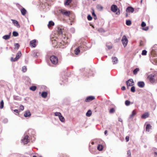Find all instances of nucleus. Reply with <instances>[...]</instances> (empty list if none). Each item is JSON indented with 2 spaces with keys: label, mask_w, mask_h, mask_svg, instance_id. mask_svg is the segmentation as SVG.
<instances>
[{
  "label": "nucleus",
  "mask_w": 157,
  "mask_h": 157,
  "mask_svg": "<svg viewBox=\"0 0 157 157\" xmlns=\"http://www.w3.org/2000/svg\"><path fill=\"white\" fill-rule=\"evenodd\" d=\"M150 59L153 63L157 65V45H155L152 47Z\"/></svg>",
  "instance_id": "nucleus-1"
},
{
  "label": "nucleus",
  "mask_w": 157,
  "mask_h": 157,
  "mask_svg": "<svg viewBox=\"0 0 157 157\" xmlns=\"http://www.w3.org/2000/svg\"><path fill=\"white\" fill-rule=\"evenodd\" d=\"M148 78L151 83L157 82V72L151 74L149 76Z\"/></svg>",
  "instance_id": "nucleus-2"
},
{
  "label": "nucleus",
  "mask_w": 157,
  "mask_h": 157,
  "mask_svg": "<svg viewBox=\"0 0 157 157\" xmlns=\"http://www.w3.org/2000/svg\"><path fill=\"white\" fill-rule=\"evenodd\" d=\"M50 59L52 63L54 65H57L58 63V59L57 57L54 56L52 55L50 57Z\"/></svg>",
  "instance_id": "nucleus-3"
},
{
  "label": "nucleus",
  "mask_w": 157,
  "mask_h": 157,
  "mask_svg": "<svg viewBox=\"0 0 157 157\" xmlns=\"http://www.w3.org/2000/svg\"><path fill=\"white\" fill-rule=\"evenodd\" d=\"M121 41L124 47H125L128 44V40L125 35H124L123 36L121 39Z\"/></svg>",
  "instance_id": "nucleus-4"
},
{
  "label": "nucleus",
  "mask_w": 157,
  "mask_h": 157,
  "mask_svg": "<svg viewBox=\"0 0 157 157\" xmlns=\"http://www.w3.org/2000/svg\"><path fill=\"white\" fill-rule=\"evenodd\" d=\"M30 141V138L27 135H26L22 139L21 141L24 144H27Z\"/></svg>",
  "instance_id": "nucleus-5"
},
{
  "label": "nucleus",
  "mask_w": 157,
  "mask_h": 157,
  "mask_svg": "<svg viewBox=\"0 0 157 157\" xmlns=\"http://www.w3.org/2000/svg\"><path fill=\"white\" fill-rule=\"evenodd\" d=\"M60 11L61 13L63 15H65L67 17H69L70 14V12L69 11H67L64 10H61Z\"/></svg>",
  "instance_id": "nucleus-6"
},
{
  "label": "nucleus",
  "mask_w": 157,
  "mask_h": 157,
  "mask_svg": "<svg viewBox=\"0 0 157 157\" xmlns=\"http://www.w3.org/2000/svg\"><path fill=\"white\" fill-rule=\"evenodd\" d=\"M21 55V51H19L16 54V57L13 59L11 58V60L12 61L15 62L17 61Z\"/></svg>",
  "instance_id": "nucleus-7"
},
{
  "label": "nucleus",
  "mask_w": 157,
  "mask_h": 157,
  "mask_svg": "<svg viewBox=\"0 0 157 157\" xmlns=\"http://www.w3.org/2000/svg\"><path fill=\"white\" fill-rule=\"evenodd\" d=\"M83 51V49L82 46V45L80 46L75 50V54L78 55L80 51H82L81 52H82Z\"/></svg>",
  "instance_id": "nucleus-8"
},
{
  "label": "nucleus",
  "mask_w": 157,
  "mask_h": 157,
  "mask_svg": "<svg viewBox=\"0 0 157 157\" xmlns=\"http://www.w3.org/2000/svg\"><path fill=\"white\" fill-rule=\"evenodd\" d=\"M127 86H132L133 85L134 82L132 79H130L126 82Z\"/></svg>",
  "instance_id": "nucleus-9"
},
{
  "label": "nucleus",
  "mask_w": 157,
  "mask_h": 157,
  "mask_svg": "<svg viewBox=\"0 0 157 157\" xmlns=\"http://www.w3.org/2000/svg\"><path fill=\"white\" fill-rule=\"evenodd\" d=\"M36 40L34 39L33 40L30 41V46L32 48H34L36 47Z\"/></svg>",
  "instance_id": "nucleus-10"
},
{
  "label": "nucleus",
  "mask_w": 157,
  "mask_h": 157,
  "mask_svg": "<svg viewBox=\"0 0 157 157\" xmlns=\"http://www.w3.org/2000/svg\"><path fill=\"white\" fill-rule=\"evenodd\" d=\"M112 61L113 64H116L118 63V58L116 57H112Z\"/></svg>",
  "instance_id": "nucleus-11"
},
{
  "label": "nucleus",
  "mask_w": 157,
  "mask_h": 157,
  "mask_svg": "<svg viewBox=\"0 0 157 157\" xmlns=\"http://www.w3.org/2000/svg\"><path fill=\"white\" fill-rule=\"evenodd\" d=\"M94 99V97L93 96H90L86 98L85 99V101L86 102H89L93 100Z\"/></svg>",
  "instance_id": "nucleus-12"
},
{
  "label": "nucleus",
  "mask_w": 157,
  "mask_h": 157,
  "mask_svg": "<svg viewBox=\"0 0 157 157\" xmlns=\"http://www.w3.org/2000/svg\"><path fill=\"white\" fill-rule=\"evenodd\" d=\"M111 11L114 12H115L117 11V6L114 5H112L111 8Z\"/></svg>",
  "instance_id": "nucleus-13"
},
{
  "label": "nucleus",
  "mask_w": 157,
  "mask_h": 157,
  "mask_svg": "<svg viewBox=\"0 0 157 157\" xmlns=\"http://www.w3.org/2000/svg\"><path fill=\"white\" fill-rule=\"evenodd\" d=\"M138 86L140 88H143L145 86V83L143 81H139L137 83Z\"/></svg>",
  "instance_id": "nucleus-14"
},
{
  "label": "nucleus",
  "mask_w": 157,
  "mask_h": 157,
  "mask_svg": "<svg viewBox=\"0 0 157 157\" xmlns=\"http://www.w3.org/2000/svg\"><path fill=\"white\" fill-rule=\"evenodd\" d=\"M126 11L127 12L132 13L134 11V9L132 7L129 6L127 8Z\"/></svg>",
  "instance_id": "nucleus-15"
},
{
  "label": "nucleus",
  "mask_w": 157,
  "mask_h": 157,
  "mask_svg": "<svg viewBox=\"0 0 157 157\" xmlns=\"http://www.w3.org/2000/svg\"><path fill=\"white\" fill-rule=\"evenodd\" d=\"M11 21H12V22L13 24H14L15 26H16L18 28H20V25L17 21L13 19H12Z\"/></svg>",
  "instance_id": "nucleus-16"
},
{
  "label": "nucleus",
  "mask_w": 157,
  "mask_h": 157,
  "mask_svg": "<svg viewBox=\"0 0 157 157\" xmlns=\"http://www.w3.org/2000/svg\"><path fill=\"white\" fill-rule=\"evenodd\" d=\"M11 33L10 32L9 33L8 35H5L3 36L2 37L3 39H5V40H7L9 39L10 38V36L11 35Z\"/></svg>",
  "instance_id": "nucleus-17"
},
{
  "label": "nucleus",
  "mask_w": 157,
  "mask_h": 157,
  "mask_svg": "<svg viewBox=\"0 0 157 157\" xmlns=\"http://www.w3.org/2000/svg\"><path fill=\"white\" fill-rule=\"evenodd\" d=\"M21 14L23 15H25L26 13V10L24 8H23L21 10Z\"/></svg>",
  "instance_id": "nucleus-18"
},
{
  "label": "nucleus",
  "mask_w": 157,
  "mask_h": 157,
  "mask_svg": "<svg viewBox=\"0 0 157 157\" xmlns=\"http://www.w3.org/2000/svg\"><path fill=\"white\" fill-rule=\"evenodd\" d=\"M72 0H66L64 2V5L65 6H68L71 2Z\"/></svg>",
  "instance_id": "nucleus-19"
},
{
  "label": "nucleus",
  "mask_w": 157,
  "mask_h": 157,
  "mask_svg": "<svg viewBox=\"0 0 157 157\" xmlns=\"http://www.w3.org/2000/svg\"><path fill=\"white\" fill-rule=\"evenodd\" d=\"M96 8L99 11H101L103 8L102 6L99 4H98L97 5Z\"/></svg>",
  "instance_id": "nucleus-20"
},
{
  "label": "nucleus",
  "mask_w": 157,
  "mask_h": 157,
  "mask_svg": "<svg viewBox=\"0 0 157 157\" xmlns=\"http://www.w3.org/2000/svg\"><path fill=\"white\" fill-rule=\"evenodd\" d=\"M31 113L29 111H27L25 112L24 114V116L25 117H29L31 116Z\"/></svg>",
  "instance_id": "nucleus-21"
},
{
  "label": "nucleus",
  "mask_w": 157,
  "mask_h": 157,
  "mask_svg": "<svg viewBox=\"0 0 157 157\" xmlns=\"http://www.w3.org/2000/svg\"><path fill=\"white\" fill-rule=\"evenodd\" d=\"M47 93L46 92H42L41 95V96L43 98H46L47 96Z\"/></svg>",
  "instance_id": "nucleus-22"
},
{
  "label": "nucleus",
  "mask_w": 157,
  "mask_h": 157,
  "mask_svg": "<svg viewBox=\"0 0 157 157\" xmlns=\"http://www.w3.org/2000/svg\"><path fill=\"white\" fill-rule=\"evenodd\" d=\"M54 25V23L53 21H50L48 22V26L49 28L50 27H51V26H53Z\"/></svg>",
  "instance_id": "nucleus-23"
},
{
  "label": "nucleus",
  "mask_w": 157,
  "mask_h": 157,
  "mask_svg": "<svg viewBox=\"0 0 157 157\" xmlns=\"http://www.w3.org/2000/svg\"><path fill=\"white\" fill-rule=\"evenodd\" d=\"M103 148V146L101 144H99L97 147V149L99 151H101Z\"/></svg>",
  "instance_id": "nucleus-24"
},
{
  "label": "nucleus",
  "mask_w": 157,
  "mask_h": 157,
  "mask_svg": "<svg viewBox=\"0 0 157 157\" xmlns=\"http://www.w3.org/2000/svg\"><path fill=\"white\" fill-rule=\"evenodd\" d=\"M136 114V112H135V110H133L131 114L130 115L129 118H132Z\"/></svg>",
  "instance_id": "nucleus-25"
},
{
  "label": "nucleus",
  "mask_w": 157,
  "mask_h": 157,
  "mask_svg": "<svg viewBox=\"0 0 157 157\" xmlns=\"http://www.w3.org/2000/svg\"><path fill=\"white\" fill-rule=\"evenodd\" d=\"M92 114V112L91 111L89 110L86 113V116L89 117H90Z\"/></svg>",
  "instance_id": "nucleus-26"
},
{
  "label": "nucleus",
  "mask_w": 157,
  "mask_h": 157,
  "mask_svg": "<svg viewBox=\"0 0 157 157\" xmlns=\"http://www.w3.org/2000/svg\"><path fill=\"white\" fill-rule=\"evenodd\" d=\"M60 121L62 122H64L65 121L64 117L61 115L59 117Z\"/></svg>",
  "instance_id": "nucleus-27"
},
{
  "label": "nucleus",
  "mask_w": 157,
  "mask_h": 157,
  "mask_svg": "<svg viewBox=\"0 0 157 157\" xmlns=\"http://www.w3.org/2000/svg\"><path fill=\"white\" fill-rule=\"evenodd\" d=\"M139 70H140L139 68H136L133 70V74L135 75H136Z\"/></svg>",
  "instance_id": "nucleus-28"
},
{
  "label": "nucleus",
  "mask_w": 157,
  "mask_h": 157,
  "mask_svg": "<svg viewBox=\"0 0 157 157\" xmlns=\"http://www.w3.org/2000/svg\"><path fill=\"white\" fill-rule=\"evenodd\" d=\"M141 117L142 119H146L147 117V112L145 113L141 116Z\"/></svg>",
  "instance_id": "nucleus-29"
},
{
  "label": "nucleus",
  "mask_w": 157,
  "mask_h": 157,
  "mask_svg": "<svg viewBox=\"0 0 157 157\" xmlns=\"http://www.w3.org/2000/svg\"><path fill=\"white\" fill-rule=\"evenodd\" d=\"M15 49L18 50L20 47V45L18 43H16L14 44Z\"/></svg>",
  "instance_id": "nucleus-30"
},
{
  "label": "nucleus",
  "mask_w": 157,
  "mask_h": 157,
  "mask_svg": "<svg viewBox=\"0 0 157 157\" xmlns=\"http://www.w3.org/2000/svg\"><path fill=\"white\" fill-rule=\"evenodd\" d=\"M36 88V87L35 86H33L30 87V89L31 90L34 91H35Z\"/></svg>",
  "instance_id": "nucleus-31"
},
{
  "label": "nucleus",
  "mask_w": 157,
  "mask_h": 157,
  "mask_svg": "<svg viewBox=\"0 0 157 157\" xmlns=\"http://www.w3.org/2000/svg\"><path fill=\"white\" fill-rule=\"evenodd\" d=\"M4 107V102L2 100L0 102V109H2Z\"/></svg>",
  "instance_id": "nucleus-32"
},
{
  "label": "nucleus",
  "mask_w": 157,
  "mask_h": 157,
  "mask_svg": "<svg viewBox=\"0 0 157 157\" xmlns=\"http://www.w3.org/2000/svg\"><path fill=\"white\" fill-rule=\"evenodd\" d=\"M126 24L127 25L129 26L131 24V21L128 20L126 21Z\"/></svg>",
  "instance_id": "nucleus-33"
},
{
  "label": "nucleus",
  "mask_w": 157,
  "mask_h": 157,
  "mask_svg": "<svg viewBox=\"0 0 157 157\" xmlns=\"http://www.w3.org/2000/svg\"><path fill=\"white\" fill-rule=\"evenodd\" d=\"M13 35L14 36H18V33L16 31H13Z\"/></svg>",
  "instance_id": "nucleus-34"
},
{
  "label": "nucleus",
  "mask_w": 157,
  "mask_h": 157,
  "mask_svg": "<svg viewBox=\"0 0 157 157\" xmlns=\"http://www.w3.org/2000/svg\"><path fill=\"white\" fill-rule=\"evenodd\" d=\"M125 104L127 106H128L130 105V101L127 100L125 101Z\"/></svg>",
  "instance_id": "nucleus-35"
},
{
  "label": "nucleus",
  "mask_w": 157,
  "mask_h": 157,
  "mask_svg": "<svg viewBox=\"0 0 157 157\" xmlns=\"http://www.w3.org/2000/svg\"><path fill=\"white\" fill-rule=\"evenodd\" d=\"M147 51L146 50H143L142 51L141 54L142 55H146L147 54Z\"/></svg>",
  "instance_id": "nucleus-36"
},
{
  "label": "nucleus",
  "mask_w": 157,
  "mask_h": 157,
  "mask_svg": "<svg viewBox=\"0 0 157 157\" xmlns=\"http://www.w3.org/2000/svg\"><path fill=\"white\" fill-rule=\"evenodd\" d=\"M55 115L56 116H58L59 117L61 115V113L59 112H56L55 113Z\"/></svg>",
  "instance_id": "nucleus-37"
},
{
  "label": "nucleus",
  "mask_w": 157,
  "mask_h": 157,
  "mask_svg": "<svg viewBox=\"0 0 157 157\" xmlns=\"http://www.w3.org/2000/svg\"><path fill=\"white\" fill-rule=\"evenodd\" d=\"M27 70V68L25 66H24L23 67L22 71L23 72H26V71Z\"/></svg>",
  "instance_id": "nucleus-38"
},
{
  "label": "nucleus",
  "mask_w": 157,
  "mask_h": 157,
  "mask_svg": "<svg viewBox=\"0 0 157 157\" xmlns=\"http://www.w3.org/2000/svg\"><path fill=\"white\" fill-rule=\"evenodd\" d=\"M59 34L61 35L63 34V32L61 29H59L58 31Z\"/></svg>",
  "instance_id": "nucleus-39"
},
{
  "label": "nucleus",
  "mask_w": 157,
  "mask_h": 157,
  "mask_svg": "<svg viewBox=\"0 0 157 157\" xmlns=\"http://www.w3.org/2000/svg\"><path fill=\"white\" fill-rule=\"evenodd\" d=\"M131 91L132 92H134L135 91V87L134 86H132L131 89Z\"/></svg>",
  "instance_id": "nucleus-40"
},
{
  "label": "nucleus",
  "mask_w": 157,
  "mask_h": 157,
  "mask_svg": "<svg viewBox=\"0 0 157 157\" xmlns=\"http://www.w3.org/2000/svg\"><path fill=\"white\" fill-rule=\"evenodd\" d=\"M115 111V110L113 108H112L110 110L109 113H114Z\"/></svg>",
  "instance_id": "nucleus-41"
},
{
  "label": "nucleus",
  "mask_w": 157,
  "mask_h": 157,
  "mask_svg": "<svg viewBox=\"0 0 157 157\" xmlns=\"http://www.w3.org/2000/svg\"><path fill=\"white\" fill-rule=\"evenodd\" d=\"M87 19L89 21H91L92 20V17L90 15H88L87 16Z\"/></svg>",
  "instance_id": "nucleus-42"
},
{
  "label": "nucleus",
  "mask_w": 157,
  "mask_h": 157,
  "mask_svg": "<svg viewBox=\"0 0 157 157\" xmlns=\"http://www.w3.org/2000/svg\"><path fill=\"white\" fill-rule=\"evenodd\" d=\"M13 98L15 100H20L19 97L17 96H14Z\"/></svg>",
  "instance_id": "nucleus-43"
},
{
  "label": "nucleus",
  "mask_w": 157,
  "mask_h": 157,
  "mask_svg": "<svg viewBox=\"0 0 157 157\" xmlns=\"http://www.w3.org/2000/svg\"><path fill=\"white\" fill-rule=\"evenodd\" d=\"M127 154L128 155V157H131V153L130 150L128 151Z\"/></svg>",
  "instance_id": "nucleus-44"
},
{
  "label": "nucleus",
  "mask_w": 157,
  "mask_h": 157,
  "mask_svg": "<svg viewBox=\"0 0 157 157\" xmlns=\"http://www.w3.org/2000/svg\"><path fill=\"white\" fill-rule=\"evenodd\" d=\"M151 129V126L149 124H148V132Z\"/></svg>",
  "instance_id": "nucleus-45"
},
{
  "label": "nucleus",
  "mask_w": 157,
  "mask_h": 157,
  "mask_svg": "<svg viewBox=\"0 0 157 157\" xmlns=\"http://www.w3.org/2000/svg\"><path fill=\"white\" fill-rule=\"evenodd\" d=\"M146 25V23L144 21H143L141 23V25L142 27H144Z\"/></svg>",
  "instance_id": "nucleus-46"
},
{
  "label": "nucleus",
  "mask_w": 157,
  "mask_h": 157,
  "mask_svg": "<svg viewBox=\"0 0 157 157\" xmlns=\"http://www.w3.org/2000/svg\"><path fill=\"white\" fill-rule=\"evenodd\" d=\"M92 15L93 16H94V17H95V18H94L95 19H96L97 17L95 13H94V11L92 13Z\"/></svg>",
  "instance_id": "nucleus-47"
},
{
  "label": "nucleus",
  "mask_w": 157,
  "mask_h": 157,
  "mask_svg": "<svg viewBox=\"0 0 157 157\" xmlns=\"http://www.w3.org/2000/svg\"><path fill=\"white\" fill-rule=\"evenodd\" d=\"M20 109L21 110H23L24 109V107L22 105H21L20 106Z\"/></svg>",
  "instance_id": "nucleus-48"
},
{
  "label": "nucleus",
  "mask_w": 157,
  "mask_h": 157,
  "mask_svg": "<svg viewBox=\"0 0 157 157\" xmlns=\"http://www.w3.org/2000/svg\"><path fill=\"white\" fill-rule=\"evenodd\" d=\"M38 54V53H34L33 54L34 56L35 57H37L38 56V55H37Z\"/></svg>",
  "instance_id": "nucleus-49"
},
{
  "label": "nucleus",
  "mask_w": 157,
  "mask_h": 157,
  "mask_svg": "<svg viewBox=\"0 0 157 157\" xmlns=\"http://www.w3.org/2000/svg\"><path fill=\"white\" fill-rule=\"evenodd\" d=\"M125 139L126 140V141L128 142L129 141V137L128 136H126L125 137Z\"/></svg>",
  "instance_id": "nucleus-50"
},
{
  "label": "nucleus",
  "mask_w": 157,
  "mask_h": 157,
  "mask_svg": "<svg viewBox=\"0 0 157 157\" xmlns=\"http://www.w3.org/2000/svg\"><path fill=\"white\" fill-rule=\"evenodd\" d=\"M144 126L145 127L146 131H147V122L145 123L144 124Z\"/></svg>",
  "instance_id": "nucleus-51"
},
{
  "label": "nucleus",
  "mask_w": 157,
  "mask_h": 157,
  "mask_svg": "<svg viewBox=\"0 0 157 157\" xmlns=\"http://www.w3.org/2000/svg\"><path fill=\"white\" fill-rule=\"evenodd\" d=\"M13 111H14V112H15V113H18L19 112V110L17 109L14 110Z\"/></svg>",
  "instance_id": "nucleus-52"
},
{
  "label": "nucleus",
  "mask_w": 157,
  "mask_h": 157,
  "mask_svg": "<svg viewBox=\"0 0 157 157\" xmlns=\"http://www.w3.org/2000/svg\"><path fill=\"white\" fill-rule=\"evenodd\" d=\"M107 47L109 49H110L112 48V47L111 46L107 45Z\"/></svg>",
  "instance_id": "nucleus-53"
},
{
  "label": "nucleus",
  "mask_w": 157,
  "mask_h": 157,
  "mask_svg": "<svg viewBox=\"0 0 157 157\" xmlns=\"http://www.w3.org/2000/svg\"><path fill=\"white\" fill-rule=\"evenodd\" d=\"M120 11L119 10L116 13V14L117 15H119L120 14Z\"/></svg>",
  "instance_id": "nucleus-54"
},
{
  "label": "nucleus",
  "mask_w": 157,
  "mask_h": 157,
  "mask_svg": "<svg viewBox=\"0 0 157 157\" xmlns=\"http://www.w3.org/2000/svg\"><path fill=\"white\" fill-rule=\"evenodd\" d=\"M26 79L27 81H28L29 83L30 82V80L29 77H27Z\"/></svg>",
  "instance_id": "nucleus-55"
},
{
  "label": "nucleus",
  "mask_w": 157,
  "mask_h": 157,
  "mask_svg": "<svg viewBox=\"0 0 157 157\" xmlns=\"http://www.w3.org/2000/svg\"><path fill=\"white\" fill-rule=\"evenodd\" d=\"M121 89L123 90H124L125 89V87L124 86H123L121 88Z\"/></svg>",
  "instance_id": "nucleus-56"
},
{
  "label": "nucleus",
  "mask_w": 157,
  "mask_h": 157,
  "mask_svg": "<svg viewBox=\"0 0 157 157\" xmlns=\"http://www.w3.org/2000/svg\"><path fill=\"white\" fill-rule=\"evenodd\" d=\"M118 121H121V122H122V119H121L120 118H118Z\"/></svg>",
  "instance_id": "nucleus-57"
},
{
  "label": "nucleus",
  "mask_w": 157,
  "mask_h": 157,
  "mask_svg": "<svg viewBox=\"0 0 157 157\" xmlns=\"http://www.w3.org/2000/svg\"><path fill=\"white\" fill-rule=\"evenodd\" d=\"M128 16V12H127V13H125V17H127Z\"/></svg>",
  "instance_id": "nucleus-58"
},
{
  "label": "nucleus",
  "mask_w": 157,
  "mask_h": 157,
  "mask_svg": "<svg viewBox=\"0 0 157 157\" xmlns=\"http://www.w3.org/2000/svg\"><path fill=\"white\" fill-rule=\"evenodd\" d=\"M143 30L147 31V27H146L145 28H143Z\"/></svg>",
  "instance_id": "nucleus-59"
},
{
  "label": "nucleus",
  "mask_w": 157,
  "mask_h": 157,
  "mask_svg": "<svg viewBox=\"0 0 157 157\" xmlns=\"http://www.w3.org/2000/svg\"><path fill=\"white\" fill-rule=\"evenodd\" d=\"M107 130H105L104 132V134L105 135H106V134L107 133Z\"/></svg>",
  "instance_id": "nucleus-60"
},
{
  "label": "nucleus",
  "mask_w": 157,
  "mask_h": 157,
  "mask_svg": "<svg viewBox=\"0 0 157 157\" xmlns=\"http://www.w3.org/2000/svg\"><path fill=\"white\" fill-rule=\"evenodd\" d=\"M155 155H156L157 156V152H155Z\"/></svg>",
  "instance_id": "nucleus-61"
},
{
  "label": "nucleus",
  "mask_w": 157,
  "mask_h": 157,
  "mask_svg": "<svg viewBox=\"0 0 157 157\" xmlns=\"http://www.w3.org/2000/svg\"><path fill=\"white\" fill-rule=\"evenodd\" d=\"M33 157H36V156H35V155H34V156H33Z\"/></svg>",
  "instance_id": "nucleus-62"
},
{
  "label": "nucleus",
  "mask_w": 157,
  "mask_h": 157,
  "mask_svg": "<svg viewBox=\"0 0 157 157\" xmlns=\"http://www.w3.org/2000/svg\"><path fill=\"white\" fill-rule=\"evenodd\" d=\"M142 0H141V2H141V3H142Z\"/></svg>",
  "instance_id": "nucleus-63"
},
{
  "label": "nucleus",
  "mask_w": 157,
  "mask_h": 157,
  "mask_svg": "<svg viewBox=\"0 0 157 157\" xmlns=\"http://www.w3.org/2000/svg\"><path fill=\"white\" fill-rule=\"evenodd\" d=\"M6 121L7 122V119H6Z\"/></svg>",
  "instance_id": "nucleus-64"
}]
</instances>
